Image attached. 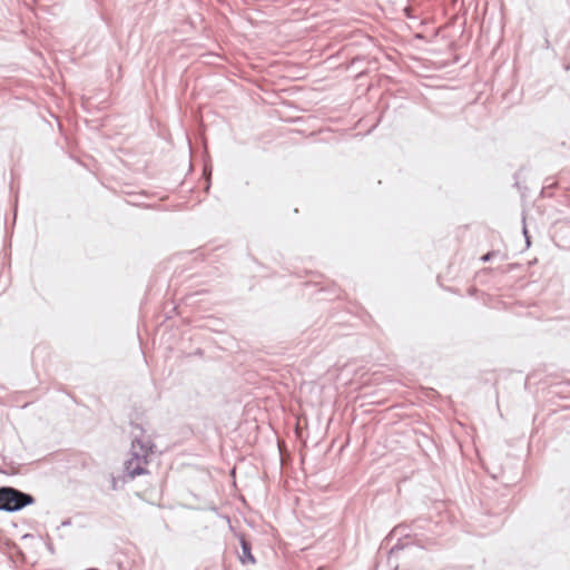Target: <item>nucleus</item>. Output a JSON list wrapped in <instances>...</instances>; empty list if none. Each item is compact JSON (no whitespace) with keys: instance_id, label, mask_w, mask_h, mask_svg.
<instances>
[{"instance_id":"nucleus-1","label":"nucleus","mask_w":570,"mask_h":570,"mask_svg":"<svg viewBox=\"0 0 570 570\" xmlns=\"http://www.w3.org/2000/svg\"><path fill=\"white\" fill-rule=\"evenodd\" d=\"M36 498L10 485L0 487V511L16 513L35 504Z\"/></svg>"},{"instance_id":"nucleus-2","label":"nucleus","mask_w":570,"mask_h":570,"mask_svg":"<svg viewBox=\"0 0 570 570\" xmlns=\"http://www.w3.org/2000/svg\"><path fill=\"white\" fill-rule=\"evenodd\" d=\"M130 459L125 463V470L129 479H135L136 476L148 473L144 466L146 464L144 463V459L136 453V450L130 451Z\"/></svg>"},{"instance_id":"nucleus-3","label":"nucleus","mask_w":570,"mask_h":570,"mask_svg":"<svg viewBox=\"0 0 570 570\" xmlns=\"http://www.w3.org/2000/svg\"><path fill=\"white\" fill-rule=\"evenodd\" d=\"M154 446V443L149 439L142 440L140 438H135L131 441L130 451L136 450V453L144 459V463H147V458L153 453Z\"/></svg>"},{"instance_id":"nucleus-4","label":"nucleus","mask_w":570,"mask_h":570,"mask_svg":"<svg viewBox=\"0 0 570 570\" xmlns=\"http://www.w3.org/2000/svg\"><path fill=\"white\" fill-rule=\"evenodd\" d=\"M242 554L239 556V560L243 564L245 563H255L256 560L252 553V543L246 540L244 537L239 539Z\"/></svg>"},{"instance_id":"nucleus-5","label":"nucleus","mask_w":570,"mask_h":570,"mask_svg":"<svg viewBox=\"0 0 570 570\" xmlns=\"http://www.w3.org/2000/svg\"><path fill=\"white\" fill-rule=\"evenodd\" d=\"M405 547H407V544L401 543V541L395 543L389 551V560L391 561L392 557L396 556Z\"/></svg>"},{"instance_id":"nucleus-6","label":"nucleus","mask_w":570,"mask_h":570,"mask_svg":"<svg viewBox=\"0 0 570 570\" xmlns=\"http://www.w3.org/2000/svg\"><path fill=\"white\" fill-rule=\"evenodd\" d=\"M497 254H498V252H493V250H492V252H488L487 254H484V255L481 257V261H482V262H489V261H491V258H492L493 256H495Z\"/></svg>"},{"instance_id":"nucleus-7","label":"nucleus","mask_w":570,"mask_h":570,"mask_svg":"<svg viewBox=\"0 0 570 570\" xmlns=\"http://www.w3.org/2000/svg\"><path fill=\"white\" fill-rule=\"evenodd\" d=\"M522 232H523V235H524V238H525L527 246L529 247L531 245V240H530V236L528 234V229H527L525 226H523Z\"/></svg>"},{"instance_id":"nucleus-8","label":"nucleus","mask_w":570,"mask_h":570,"mask_svg":"<svg viewBox=\"0 0 570 570\" xmlns=\"http://www.w3.org/2000/svg\"><path fill=\"white\" fill-rule=\"evenodd\" d=\"M118 488V481L115 476H111V489L117 490Z\"/></svg>"},{"instance_id":"nucleus-9","label":"nucleus","mask_w":570,"mask_h":570,"mask_svg":"<svg viewBox=\"0 0 570 570\" xmlns=\"http://www.w3.org/2000/svg\"><path fill=\"white\" fill-rule=\"evenodd\" d=\"M68 524H70L69 520L62 522V525H68Z\"/></svg>"},{"instance_id":"nucleus-10","label":"nucleus","mask_w":570,"mask_h":570,"mask_svg":"<svg viewBox=\"0 0 570 570\" xmlns=\"http://www.w3.org/2000/svg\"><path fill=\"white\" fill-rule=\"evenodd\" d=\"M515 186L520 189V183L517 180Z\"/></svg>"},{"instance_id":"nucleus-11","label":"nucleus","mask_w":570,"mask_h":570,"mask_svg":"<svg viewBox=\"0 0 570 570\" xmlns=\"http://www.w3.org/2000/svg\"><path fill=\"white\" fill-rule=\"evenodd\" d=\"M416 544H419L421 548L425 547L424 544L419 543V541H416Z\"/></svg>"}]
</instances>
